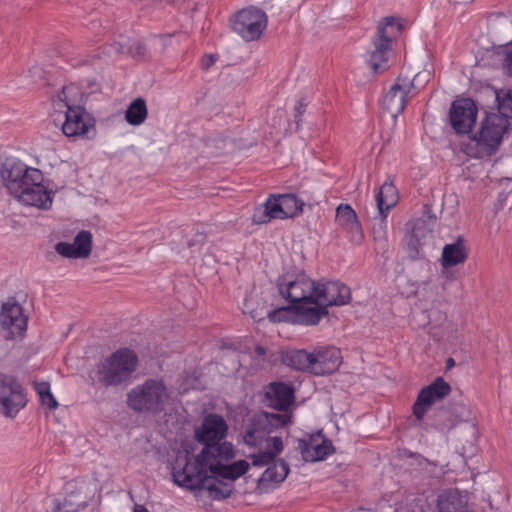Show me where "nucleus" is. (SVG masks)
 Wrapping results in <instances>:
<instances>
[{
  "instance_id": "1",
  "label": "nucleus",
  "mask_w": 512,
  "mask_h": 512,
  "mask_svg": "<svg viewBox=\"0 0 512 512\" xmlns=\"http://www.w3.org/2000/svg\"><path fill=\"white\" fill-rule=\"evenodd\" d=\"M228 426L218 414L204 417L201 426L195 431L198 442L204 444L201 452L191 458L187 450L177 454L172 464L174 482L191 490L206 489L213 498H227L232 487L224 480L233 482L249 468L245 460L230 463L234 458L233 445L221 442Z\"/></svg>"
},
{
  "instance_id": "2",
  "label": "nucleus",
  "mask_w": 512,
  "mask_h": 512,
  "mask_svg": "<svg viewBox=\"0 0 512 512\" xmlns=\"http://www.w3.org/2000/svg\"><path fill=\"white\" fill-rule=\"evenodd\" d=\"M317 281L302 269L293 268L276 280L279 295L289 302L267 312L269 320H292L291 315L303 317L304 320H321L325 314L322 308H312L315 302Z\"/></svg>"
},
{
  "instance_id": "3",
  "label": "nucleus",
  "mask_w": 512,
  "mask_h": 512,
  "mask_svg": "<svg viewBox=\"0 0 512 512\" xmlns=\"http://www.w3.org/2000/svg\"><path fill=\"white\" fill-rule=\"evenodd\" d=\"M290 415L283 413L259 412L252 416L244 434L245 444L258 448L249 456L255 467L266 466L283 451L281 437L272 436L274 431L290 422Z\"/></svg>"
},
{
  "instance_id": "4",
  "label": "nucleus",
  "mask_w": 512,
  "mask_h": 512,
  "mask_svg": "<svg viewBox=\"0 0 512 512\" xmlns=\"http://www.w3.org/2000/svg\"><path fill=\"white\" fill-rule=\"evenodd\" d=\"M509 121L496 113L487 114L480 123L479 131L461 145V151L471 158L493 155L499 148Z\"/></svg>"
},
{
  "instance_id": "5",
  "label": "nucleus",
  "mask_w": 512,
  "mask_h": 512,
  "mask_svg": "<svg viewBox=\"0 0 512 512\" xmlns=\"http://www.w3.org/2000/svg\"><path fill=\"white\" fill-rule=\"evenodd\" d=\"M75 89L74 85L64 86L58 94L59 102H63L66 107L61 130L67 137L92 139L95 136V119L84 107L75 104L70 96Z\"/></svg>"
},
{
  "instance_id": "6",
  "label": "nucleus",
  "mask_w": 512,
  "mask_h": 512,
  "mask_svg": "<svg viewBox=\"0 0 512 512\" xmlns=\"http://www.w3.org/2000/svg\"><path fill=\"white\" fill-rule=\"evenodd\" d=\"M169 399V393L162 380L148 379L136 385L127 393V406L136 413L159 414Z\"/></svg>"
},
{
  "instance_id": "7",
  "label": "nucleus",
  "mask_w": 512,
  "mask_h": 512,
  "mask_svg": "<svg viewBox=\"0 0 512 512\" xmlns=\"http://www.w3.org/2000/svg\"><path fill=\"white\" fill-rule=\"evenodd\" d=\"M402 27L400 19L394 16L385 17L379 23L377 34L373 39L374 49L371 51L368 60L373 72L377 73L386 69L391 51V42L400 34Z\"/></svg>"
},
{
  "instance_id": "8",
  "label": "nucleus",
  "mask_w": 512,
  "mask_h": 512,
  "mask_svg": "<svg viewBox=\"0 0 512 512\" xmlns=\"http://www.w3.org/2000/svg\"><path fill=\"white\" fill-rule=\"evenodd\" d=\"M137 355L122 348L109 356L99 369V380L106 386H116L128 380L136 369Z\"/></svg>"
},
{
  "instance_id": "9",
  "label": "nucleus",
  "mask_w": 512,
  "mask_h": 512,
  "mask_svg": "<svg viewBox=\"0 0 512 512\" xmlns=\"http://www.w3.org/2000/svg\"><path fill=\"white\" fill-rule=\"evenodd\" d=\"M40 170L28 167L25 163L13 156H2L0 166V183L13 195L19 192L28 181L39 180Z\"/></svg>"
},
{
  "instance_id": "10",
  "label": "nucleus",
  "mask_w": 512,
  "mask_h": 512,
  "mask_svg": "<svg viewBox=\"0 0 512 512\" xmlns=\"http://www.w3.org/2000/svg\"><path fill=\"white\" fill-rule=\"evenodd\" d=\"M315 302L312 308H322L325 314L321 319L329 317V308L332 306H342L351 299L350 288L340 281H317L315 291Z\"/></svg>"
},
{
  "instance_id": "11",
  "label": "nucleus",
  "mask_w": 512,
  "mask_h": 512,
  "mask_svg": "<svg viewBox=\"0 0 512 512\" xmlns=\"http://www.w3.org/2000/svg\"><path fill=\"white\" fill-rule=\"evenodd\" d=\"M417 93L418 89L414 83V79L399 75L390 86L389 90L384 94L382 107L393 118H396L404 111L408 99L415 96Z\"/></svg>"
},
{
  "instance_id": "12",
  "label": "nucleus",
  "mask_w": 512,
  "mask_h": 512,
  "mask_svg": "<svg viewBox=\"0 0 512 512\" xmlns=\"http://www.w3.org/2000/svg\"><path fill=\"white\" fill-rule=\"evenodd\" d=\"M267 26L266 13L256 7L239 11L233 21L232 28L246 41L258 39Z\"/></svg>"
},
{
  "instance_id": "13",
  "label": "nucleus",
  "mask_w": 512,
  "mask_h": 512,
  "mask_svg": "<svg viewBox=\"0 0 512 512\" xmlns=\"http://www.w3.org/2000/svg\"><path fill=\"white\" fill-rule=\"evenodd\" d=\"M478 108L471 98L456 99L449 109V123L458 135L469 134L476 123Z\"/></svg>"
},
{
  "instance_id": "14",
  "label": "nucleus",
  "mask_w": 512,
  "mask_h": 512,
  "mask_svg": "<svg viewBox=\"0 0 512 512\" xmlns=\"http://www.w3.org/2000/svg\"><path fill=\"white\" fill-rule=\"evenodd\" d=\"M26 405L21 385L12 376L0 373V412L14 417Z\"/></svg>"
},
{
  "instance_id": "15",
  "label": "nucleus",
  "mask_w": 512,
  "mask_h": 512,
  "mask_svg": "<svg viewBox=\"0 0 512 512\" xmlns=\"http://www.w3.org/2000/svg\"><path fill=\"white\" fill-rule=\"evenodd\" d=\"M26 405L21 385L12 376L0 373V412L14 417Z\"/></svg>"
},
{
  "instance_id": "16",
  "label": "nucleus",
  "mask_w": 512,
  "mask_h": 512,
  "mask_svg": "<svg viewBox=\"0 0 512 512\" xmlns=\"http://www.w3.org/2000/svg\"><path fill=\"white\" fill-rule=\"evenodd\" d=\"M297 448L303 460L306 462L321 461L328 455L334 453L332 442L327 439L321 431L299 439Z\"/></svg>"
},
{
  "instance_id": "17",
  "label": "nucleus",
  "mask_w": 512,
  "mask_h": 512,
  "mask_svg": "<svg viewBox=\"0 0 512 512\" xmlns=\"http://www.w3.org/2000/svg\"><path fill=\"white\" fill-rule=\"evenodd\" d=\"M451 387L442 377H437L430 385L421 389L413 405V414L421 420L428 408L436 401L449 395Z\"/></svg>"
},
{
  "instance_id": "18",
  "label": "nucleus",
  "mask_w": 512,
  "mask_h": 512,
  "mask_svg": "<svg viewBox=\"0 0 512 512\" xmlns=\"http://www.w3.org/2000/svg\"><path fill=\"white\" fill-rule=\"evenodd\" d=\"M42 182L43 174L40 171L39 180L28 181V185H24L13 196L25 205L48 209L52 204L51 192L46 190Z\"/></svg>"
},
{
  "instance_id": "19",
  "label": "nucleus",
  "mask_w": 512,
  "mask_h": 512,
  "mask_svg": "<svg viewBox=\"0 0 512 512\" xmlns=\"http://www.w3.org/2000/svg\"><path fill=\"white\" fill-rule=\"evenodd\" d=\"M55 251L64 258H87L92 250V234L87 230L80 231L73 243L60 241L55 244Z\"/></svg>"
},
{
  "instance_id": "20",
  "label": "nucleus",
  "mask_w": 512,
  "mask_h": 512,
  "mask_svg": "<svg viewBox=\"0 0 512 512\" xmlns=\"http://www.w3.org/2000/svg\"><path fill=\"white\" fill-rule=\"evenodd\" d=\"M268 467L258 479L256 491L259 494L267 493L273 490L278 484L283 482L288 475L289 466L283 459L269 462Z\"/></svg>"
},
{
  "instance_id": "21",
  "label": "nucleus",
  "mask_w": 512,
  "mask_h": 512,
  "mask_svg": "<svg viewBox=\"0 0 512 512\" xmlns=\"http://www.w3.org/2000/svg\"><path fill=\"white\" fill-rule=\"evenodd\" d=\"M27 293L18 291L8 296L0 307V320H29L30 309Z\"/></svg>"
},
{
  "instance_id": "22",
  "label": "nucleus",
  "mask_w": 512,
  "mask_h": 512,
  "mask_svg": "<svg viewBox=\"0 0 512 512\" xmlns=\"http://www.w3.org/2000/svg\"><path fill=\"white\" fill-rule=\"evenodd\" d=\"M312 374L322 376L335 372L342 363L341 352L338 348H319L313 351Z\"/></svg>"
},
{
  "instance_id": "23",
  "label": "nucleus",
  "mask_w": 512,
  "mask_h": 512,
  "mask_svg": "<svg viewBox=\"0 0 512 512\" xmlns=\"http://www.w3.org/2000/svg\"><path fill=\"white\" fill-rule=\"evenodd\" d=\"M268 405L276 410L285 411L294 401V390L282 382L271 383L265 391Z\"/></svg>"
},
{
  "instance_id": "24",
  "label": "nucleus",
  "mask_w": 512,
  "mask_h": 512,
  "mask_svg": "<svg viewBox=\"0 0 512 512\" xmlns=\"http://www.w3.org/2000/svg\"><path fill=\"white\" fill-rule=\"evenodd\" d=\"M87 504L84 485L76 481L66 485V496L62 502L55 505V512H76Z\"/></svg>"
},
{
  "instance_id": "25",
  "label": "nucleus",
  "mask_w": 512,
  "mask_h": 512,
  "mask_svg": "<svg viewBox=\"0 0 512 512\" xmlns=\"http://www.w3.org/2000/svg\"><path fill=\"white\" fill-rule=\"evenodd\" d=\"M279 195L271 194L266 202L254 209L252 221L254 224H267L272 219H286Z\"/></svg>"
},
{
  "instance_id": "26",
  "label": "nucleus",
  "mask_w": 512,
  "mask_h": 512,
  "mask_svg": "<svg viewBox=\"0 0 512 512\" xmlns=\"http://www.w3.org/2000/svg\"><path fill=\"white\" fill-rule=\"evenodd\" d=\"M336 222L351 234V241L359 244L363 240V232L356 212L348 204H340L336 209Z\"/></svg>"
},
{
  "instance_id": "27",
  "label": "nucleus",
  "mask_w": 512,
  "mask_h": 512,
  "mask_svg": "<svg viewBox=\"0 0 512 512\" xmlns=\"http://www.w3.org/2000/svg\"><path fill=\"white\" fill-rule=\"evenodd\" d=\"M281 362L285 366L295 371L310 372L312 373L313 352H308L305 349H291L281 353Z\"/></svg>"
},
{
  "instance_id": "28",
  "label": "nucleus",
  "mask_w": 512,
  "mask_h": 512,
  "mask_svg": "<svg viewBox=\"0 0 512 512\" xmlns=\"http://www.w3.org/2000/svg\"><path fill=\"white\" fill-rule=\"evenodd\" d=\"M433 229L429 227L425 219H417L411 225V232L406 235L407 247L413 258L419 254L421 246L427 237H431Z\"/></svg>"
},
{
  "instance_id": "29",
  "label": "nucleus",
  "mask_w": 512,
  "mask_h": 512,
  "mask_svg": "<svg viewBox=\"0 0 512 512\" xmlns=\"http://www.w3.org/2000/svg\"><path fill=\"white\" fill-rule=\"evenodd\" d=\"M467 248L465 238L458 236L456 241L446 244L442 250L441 262L444 268H450L463 263L467 259Z\"/></svg>"
},
{
  "instance_id": "30",
  "label": "nucleus",
  "mask_w": 512,
  "mask_h": 512,
  "mask_svg": "<svg viewBox=\"0 0 512 512\" xmlns=\"http://www.w3.org/2000/svg\"><path fill=\"white\" fill-rule=\"evenodd\" d=\"M398 199L396 186L390 180L385 181L376 195L378 213L382 219L387 217L388 211L397 204Z\"/></svg>"
},
{
  "instance_id": "31",
  "label": "nucleus",
  "mask_w": 512,
  "mask_h": 512,
  "mask_svg": "<svg viewBox=\"0 0 512 512\" xmlns=\"http://www.w3.org/2000/svg\"><path fill=\"white\" fill-rule=\"evenodd\" d=\"M148 115L146 102L143 98L134 99L125 112V120L133 126L142 124Z\"/></svg>"
},
{
  "instance_id": "32",
  "label": "nucleus",
  "mask_w": 512,
  "mask_h": 512,
  "mask_svg": "<svg viewBox=\"0 0 512 512\" xmlns=\"http://www.w3.org/2000/svg\"><path fill=\"white\" fill-rule=\"evenodd\" d=\"M283 210L287 218L294 217L302 211L303 201L299 200L294 194H279Z\"/></svg>"
},
{
  "instance_id": "33",
  "label": "nucleus",
  "mask_w": 512,
  "mask_h": 512,
  "mask_svg": "<svg viewBox=\"0 0 512 512\" xmlns=\"http://www.w3.org/2000/svg\"><path fill=\"white\" fill-rule=\"evenodd\" d=\"M498 100L499 115L505 117L508 121L512 119V91H509L502 99Z\"/></svg>"
},
{
  "instance_id": "34",
  "label": "nucleus",
  "mask_w": 512,
  "mask_h": 512,
  "mask_svg": "<svg viewBox=\"0 0 512 512\" xmlns=\"http://www.w3.org/2000/svg\"><path fill=\"white\" fill-rule=\"evenodd\" d=\"M127 53L135 58H143L147 53V48L141 41L129 40Z\"/></svg>"
},
{
  "instance_id": "35",
  "label": "nucleus",
  "mask_w": 512,
  "mask_h": 512,
  "mask_svg": "<svg viewBox=\"0 0 512 512\" xmlns=\"http://www.w3.org/2000/svg\"><path fill=\"white\" fill-rule=\"evenodd\" d=\"M420 219H425L426 223L430 225L431 223H435L437 220V215L432 212V207L429 204H425L423 207V216Z\"/></svg>"
},
{
  "instance_id": "36",
  "label": "nucleus",
  "mask_w": 512,
  "mask_h": 512,
  "mask_svg": "<svg viewBox=\"0 0 512 512\" xmlns=\"http://www.w3.org/2000/svg\"><path fill=\"white\" fill-rule=\"evenodd\" d=\"M129 44V39H123L122 41L113 42L110 47L111 49L118 54L127 53V47Z\"/></svg>"
},
{
  "instance_id": "37",
  "label": "nucleus",
  "mask_w": 512,
  "mask_h": 512,
  "mask_svg": "<svg viewBox=\"0 0 512 512\" xmlns=\"http://www.w3.org/2000/svg\"><path fill=\"white\" fill-rule=\"evenodd\" d=\"M206 241V234L204 232L197 231L192 239L187 242L188 247L192 248L198 245L204 244Z\"/></svg>"
},
{
  "instance_id": "38",
  "label": "nucleus",
  "mask_w": 512,
  "mask_h": 512,
  "mask_svg": "<svg viewBox=\"0 0 512 512\" xmlns=\"http://www.w3.org/2000/svg\"><path fill=\"white\" fill-rule=\"evenodd\" d=\"M39 398L41 403L47 405L50 409H56L58 406V402L52 395L51 391H48L44 396L42 395Z\"/></svg>"
},
{
  "instance_id": "39",
  "label": "nucleus",
  "mask_w": 512,
  "mask_h": 512,
  "mask_svg": "<svg viewBox=\"0 0 512 512\" xmlns=\"http://www.w3.org/2000/svg\"><path fill=\"white\" fill-rule=\"evenodd\" d=\"M305 109L306 105L302 101H299L294 108V120L297 126H299V123L301 122V117L304 114Z\"/></svg>"
},
{
  "instance_id": "40",
  "label": "nucleus",
  "mask_w": 512,
  "mask_h": 512,
  "mask_svg": "<svg viewBox=\"0 0 512 512\" xmlns=\"http://www.w3.org/2000/svg\"><path fill=\"white\" fill-rule=\"evenodd\" d=\"M216 56L213 54L205 55L201 60L203 70H208L216 62Z\"/></svg>"
},
{
  "instance_id": "41",
  "label": "nucleus",
  "mask_w": 512,
  "mask_h": 512,
  "mask_svg": "<svg viewBox=\"0 0 512 512\" xmlns=\"http://www.w3.org/2000/svg\"><path fill=\"white\" fill-rule=\"evenodd\" d=\"M35 391L41 397L44 396L48 391H50V385L48 382H36L34 384Z\"/></svg>"
},
{
  "instance_id": "42",
  "label": "nucleus",
  "mask_w": 512,
  "mask_h": 512,
  "mask_svg": "<svg viewBox=\"0 0 512 512\" xmlns=\"http://www.w3.org/2000/svg\"><path fill=\"white\" fill-rule=\"evenodd\" d=\"M250 304H251L250 300H247L245 302V308H244L243 312L244 313H249L251 318L255 320L259 315L256 312L252 311V310L251 311H247L249 309V307H250Z\"/></svg>"
},
{
  "instance_id": "43",
  "label": "nucleus",
  "mask_w": 512,
  "mask_h": 512,
  "mask_svg": "<svg viewBox=\"0 0 512 512\" xmlns=\"http://www.w3.org/2000/svg\"><path fill=\"white\" fill-rule=\"evenodd\" d=\"M255 354L259 357H263L266 354V349L263 346H256L255 347Z\"/></svg>"
},
{
  "instance_id": "44",
  "label": "nucleus",
  "mask_w": 512,
  "mask_h": 512,
  "mask_svg": "<svg viewBox=\"0 0 512 512\" xmlns=\"http://www.w3.org/2000/svg\"><path fill=\"white\" fill-rule=\"evenodd\" d=\"M455 366V361L453 358L449 357L447 360H446V369H451Z\"/></svg>"
},
{
  "instance_id": "45",
  "label": "nucleus",
  "mask_w": 512,
  "mask_h": 512,
  "mask_svg": "<svg viewBox=\"0 0 512 512\" xmlns=\"http://www.w3.org/2000/svg\"><path fill=\"white\" fill-rule=\"evenodd\" d=\"M133 512H148V510L142 505H135Z\"/></svg>"
},
{
  "instance_id": "46",
  "label": "nucleus",
  "mask_w": 512,
  "mask_h": 512,
  "mask_svg": "<svg viewBox=\"0 0 512 512\" xmlns=\"http://www.w3.org/2000/svg\"><path fill=\"white\" fill-rule=\"evenodd\" d=\"M304 323H305V324H313V325H315V324H317L318 322L313 321V322H304Z\"/></svg>"
},
{
  "instance_id": "47",
  "label": "nucleus",
  "mask_w": 512,
  "mask_h": 512,
  "mask_svg": "<svg viewBox=\"0 0 512 512\" xmlns=\"http://www.w3.org/2000/svg\"><path fill=\"white\" fill-rule=\"evenodd\" d=\"M171 36L168 35V36H160V39H163V38H170Z\"/></svg>"
}]
</instances>
